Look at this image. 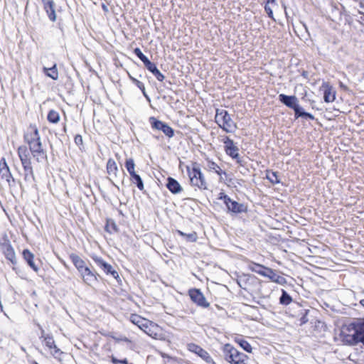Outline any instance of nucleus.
<instances>
[{
    "instance_id": "12",
    "label": "nucleus",
    "mask_w": 364,
    "mask_h": 364,
    "mask_svg": "<svg viewBox=\"0 0 364 364\" xmlns=\"http://www.w3.org/2000/svg\"><path fill=\"white\" fill-rule=\"evenodd\" d=\"M42 2L48 18L51 21H55L57 16L55 14V4L53 0H42Z\"/></svg>"
},
{
    "instance_id": "48",
    "label": "nucleus",
    "mask_w": 364,
    "mask_h": 364,
    "mask_svg": "<svg viewBox=\"0 0 364 364\" xmlns=\"http://www.w3.org/2000/svg\"><path fill=\"white\" fill-rule=\"evenodd\" d=\"M109 224L107 223V225H106V229H107V231L111 232V230H109Z\"/></svg>"
},
{
    "instance_id": "24",
    "label": "nucleus",
    "mask_w": 364,
    "mask_h": 364,
    "mask_svg": "<svg viewBox=\"0 0 364 364\" xmlns=\"http://www.w3.org/2000/svg\"><path fill=\"white\" fill-rule=\"evenodd\" d=\"M249 269L251 271L264 277L266 275L267 269H268V267H265L264 266L259 264L252 262L249 264Z\"/></svg>"
},
{
    "instance_id": "42",
    "label": "nucleus",
    "mask_w": 364,
    "mask_h": 364,
    "mask_svg": "<svg viewBox=\"0 0 364 364\" xmlns=\"http://www.w3.org/2000/svg\"><path fill=\"white\" fill-rule=\"evenodd\" d=\"M303 114V117H306V118H309L310 119H314V117L313 114L309 113V112H304L302 114Z\"/></svg>"
},
{
    "instance_id": "18",
    "label": "nucleus",
    "mask_w": 364,
    "mask_h": 364,
    "mask_svg": "<svg viewBox=\"0 0 364 364\" xmlns=\"http://www.w3.org/2000/svg\"><path fill=\"white\" fill-rule=\"evenodd\" d=\"M145 67L148 70H149L159 80L162 82L165 77L164 75L160 72V70L157 68L155 63L149 61L145 65Z\"/></svg>"
},
{
    "instance_id": "31",
    "label": "nucleus",
    "mask_w": 364,
    "mask_h": 364,
    "mask_svg": "<svg viewBox=\"0 0 364 364\" xmlns=\"http://www.w3.org/2000/svg\"><path fill=\"white\" fill-rule=\"evenodd\" d=\"M130 179L134 183H135L136 185L137 188L140 191L144 190V183H143V181H142L141 176L139 174L136 173V174L133 175L132 176L130 177Z\"/></svg>"
},
{
    "instance_id": "37",
    "label": "nucleus",
    "mask_w": 364,
    "mask_h": 364,
    "mask_svg": "<svg viewBox=\"0 0 364 364\" xmlns=\"http://www.w3.org/2000/svg\"><path fill=\"white\" fill-rule=\"evenodd\" d=\"M134 53L144 63V65L150 61L148 58L144 55L140 48H136L134 50Z\"/></svg>"
},
{
    "instance_id": "21",
    "label": "nucleus",
    "mask_w": 364,
    "mask_h": 364,
    "mask_svg": "<svg viewBox=\"0 0 364 364\" xmlns=\"http://www.w3.org/2000/svg\"><path fill=\"white\" fill-rule=\"evenodd\" d=\"M70 258L79 272L82 271V269L87 267L85 265V261L82 259L78 255L72 254L70 255Z\"/></svg>"
},
{
    "instance_id": "7",
    "label": "nucleus",
    "mask_w": 364,
    "mask_h": 364,
    "mask_svg": "<svg viewBox=\"0 0 364 364\" xmlns=\"http://www.w3.org/2000/svg\"><path fill=\"white\" fill-rule=\"evenodd\" d=\"M188 176L191 183L193 186H196L201 190L207 189V183L205 180L203 174L201 173L198 167H193L192 169H188Z\"/></svg>"
},
{
    "instance_id": "6",
    "label": "nucleus",
    "mask_w": 364,
    "mask_h": 364,
    "mask_svg": "<svg viewBox=\"0 0 364 364\" xmlns=\"http://www.w3.org/2000/svg\"><path fill=\"white\" fill-rule=\"evenodd\" d=\"M218 199L223 201L229 212H232L233 213H242L247 211V207L244 204L232 200L223 192L219 193Z\"/></svg>"
},
{
    "instance_id": "39",
    "label": "nucleus",
    "mask_w": 364,
    "mask_h": 364,
    "mask_svg": "<svg viewBox=\"0 0 364 364\" xmlns=\"http://www.w3.org/2000/svg\"><path fill=\"white\" fill-rule=\"evenodd\" d=\"M6 168H9L6 162V160L4 158L1 159V161H0V170H4V169H6Z\"/></svg>"
},
{
    "instance_id": "3",
    "label": "nucleus",
    "mask_w": 364,
    "mask_h": 364,
    "mask_svg": "<svg viewBox=\"0 0 364 364\" xmlns=\"http://www.w3.org/2000/svg\"><path fill=\"white\" fill-rule=\"evenodd\" d=\"M223 353L225 360L230 364H247L249 357L230 343L224 345Z\"/></svg>"
},
{
    "instance_id": "8",
    "label": "nucleus",
    "mask_w": 364,
    "mask_h": 364,
    "mask_svg": "<svg viewBox=\"0 0 364 364\" xmlns=\"http://www.w3.org/2000/svg\"><path fill=\"white\" fill-rule=\"evenodd\" d=\"M188 295L191 301L197 306L202 308H208L210 306V303L206 300L202 291L198 289H191L188 291Z\"/></svg>"
},
{
    "instance_id": "51",
    "label": "nucleus",
    "mask_w": 364,
    "mask_h": 364,
    "mask_svg": "<svg viewBox=\"0 0 364 364\" xmlns=\"http://www.w3.org/2000/svg\"><path fill=\"white\" fill-rule=\"evenodd\" d=\"M360 14L364 15V12H360Z\"/></svg>"
},
{
    "instance_id": "40",
    "label": "nucleus",
    "mask_w": 364,
    "mask_h": 364,
    "mask_svg": "<svg viewBox=\"0 0 364 364\" xmlns=\"http://www.w3.org/2000/svg\"><path fill=\"white\" fill-rule=\"evenodd\" d=\"M75 142L77 145L82 144V137L80 135H76L75 137Z\"/></svg>"
},
{
    "instance_id": "5",
    "label": "nucleus",
    "mask_w": 364,
    "mask_h": 364,
    "mask_svg": "<svg viewBox=\"0 0 364 364\" xmlns=\"http://www.w3.org/2000/svg\"><path fill=\"white\" fill-rule=\"evenodd\" d=\"M30 152V150L26 146H21L18 149V155L24 169V178L26 181L34 180Z\"/></svg>"
},
{
    "instance_id": "11",
    "label": "nucleus",
    "mask_w": 364,
    "mask_h": 364,
    "mask_svg": "<svg viewBox=\"0 0 364 364\" xmlns=\"http://www.w3.org/2000/svg\"><path fill=\"white\" fill-rule=\"evenodd\" d=\"M92 259L95 262V264L99 266L100 268L103 269V271L107 274H110L112 275L114 278H117L119 277L118 273L117 271L113 269L112 265L107 263L105 261H104L101 257H99L97 256L92 257Z\"/></svg>"
},
{
    "instance_id": "10",
    "label": "nucleus",
    "mask_w": 364,
    "mask_h": 364,
    "mask_svg": "<svg viewBox=\"0 0 364 364\" xmlns=\"http://www.w3.org/2000/svg\"><path fill=\"white\" fill-rule=\"evenodd\" d=\"M222 141L225 144V153L232 159L239 158V149L235 145L234 141L228 136H223Z\"/></svg>"
},
{
    "instance_id": "25",
    "label": "nucleus",
    "mask_w": 364,
    "mask_h": 364,
    "mask_svg": "<svg viewBox=\"0 0 364 364\" xmlns=\"http://www.w3.org/2000/svg\"><path fill=\"white\" fill-rule=\"evenodd\" d=\"M43 73L45 75L53 80H58V72L57 70L56 64H54L51 68H48L46 67H43Z\"/></svg>"
},
{
    "instance_id": "41",
    "label": "nucleus",
    "mask_w": 364,
    "mask_h": 364,
    "mask_svg": "<svg viewBox=\"0 0 364 364\" xmlns=\"http://www.w3.org/2000/svg\"><path fill=\"white\" fill-rule=\"evenodd\" d=\"M264 9H265L267 14H268L269 17L273 18V12H272V10L271 9V8L268 6H265Z\"/></svg>"
},
{
    "instance_id": "46",
    "label": "nucleus",
    "mask_w": 364,
    "mask_h": 364,
    "mask_svg": "<svg viewBox=\"0 0 364 364\" xmlns=\"http://www.w3.org/2000/svg\"><path fill=\"white\" fill-rule=\"evenodd\" d=\"M340 86H341V87H342L344 90L347 89V87L346 85H344L342 82H341Z\"/></svg>"
},
{
    "instance_id": "17",
    "label": "nucleus",
    "mask_w": 364,
    "mask_h": 364,
    "mask_svg": "<svg viewBox=\"0 0 364 364\" xmlns=\"http://www.w3.org/2000/svg\"><path fill=\"white\" fill-rule=\"evenodd\" d=\"M166 187L173 194L179 193L183 190L180 183L171 177L168 178Z\"/></svg>"
},
{
    "instance_id": "28",
    "label": "nucleus",
    "mask_w": 364,
    "mask_h": 364,
    "mask_svg": "<svg viewBox=\"0 0 364 364\" xmlns=\"http://www.w3.org/2000/svg\"><path fill=\"white\" fill-rule=\"evenodd\" d=\"M125 168L129 172L130 177L136 174L135 171V164L133 159H127L125 161Z\"/></svg>"
},
{
    "instance_id": "53",
    "label": "nucleus",
    "mask_w": 364,
    "mask_h": 364,
    "mask_svg": "<svg viewBox=\"0 0 364 364\" xmlns=\"http://www.w3.org/2000/svg\"><path fill=\"white\" fill-rule=\"evenodd\" d=\"M33 364H38V363H36V362H34Z\"/></svg>"
},
{
    "instance_id": "22",
    "label": "nucleus",
    "mask_w": 364,
    "mask_h": 364,
    "mask_svg": "<svg viewBox=\"0 0 364 364\" xmlns=\"http://www.w3.org/2000/svg\"><path fill=\"white\" fill-rule=\"evenodd\" d=\"M264 277L269 278L272 282L277 284H282L285 281L283 277L278 275L270 268L267 269L266 275Z\"/></svg>"
},
{
    "instance_id": "33",
    "label": "nucleus",
    "mask_w": 364,
    "mask_h": 364,
    "mask_svg": "<svg viewBox=\"0 0 364 364\" xmlns=\"http://www.w3.org/2000/svg\"><path fill=\"white\" fill-rule=\"evenodd\" d=\"M129 78L130 80H132V82L138 87L139 88L143 95H144L145 97L148 98V95H146V89H145V86L144 85L143 82H140L139 80H138L137 79H136L135 77L131 76L130 75H129Z\"/></svg>"
},
{
    "instance_id": "26",
    "label": "nucleus",
    "mask_w": 364,
    "mask_h": 364,
    "mask_svg": "<svg viewBox=\"0 0 364 364\" xmlns=\"http://www.w3.org/2000/svg\"><path fill=\"white\" fill-rule=\"evenodd\" d=\"M206 169L209 171H213L219 176H221L222 173H225L216 163L210 160H208L206 162Z\"/></svg>"
},
{
    "instance_id": "27",
    "label": "nucleus",
    "mask_w": 364,
    "mask_h": 364,
    "mask_svg": "<svg viewBox=\"0 0 364 364\" xmlns=\"http://www.w3.org/2000/svg\"><path fill=\"white\" fill-rule=\"evenodd\" d=\"M235 341L247 353H252V348L251 345L245 339L241 337H236Z\"/></svg>"
},
{
    "instance_id": "23",
    "label": "nucleus",
    "mask_w": 364,
    "mask_h": 364,
    "mask_svg": "<svg viewBox=\"0 0 364 364\" xmlns=\"http://www.w3.org/2000/svg\"><path fill=\"white\" fill-rule=\"evenodd\" d=\"M42 338H44V342L46 346L49 348L50 349H54L55 353H58L60 351V350L57 348L55 341L53 340V338L50 335H46L44 336V331L42 330Z\"/></svg>"
},
{
    "instance_id": "50",
    "label": "nucleus",
    "mask_w": 364,
    "mask_h": 364,
    "mask_svg": "<svg viewBox=\"0 0 364 364\" xmlns=\"http://www.w3.org/2000/svg\"><path fill=\"white\" fill-rule=\"evenodd\" d=\"M122 340H123V341H127V342H128V341H129V339H128V338H124V339H122Z\"/></svg>"
},
{
    "instance_id": "44",
    "label": "nucleus",
    "mask_w": 364,
    "mask_h": 364,
    "mask_svg": "<svg viewBox=\"0 0 364 364\" xmlns=\"http://www.w3.org/2000/svg\"><path fill=\"white\" fill-rule=\"evenodd\" d=\"M205 362L207 364H216L211 357L208 360H205Z\"/></svg>"
},
{
    "instance_id": "36",
    "label": "nucleus",
    "mask_w": 364,
    "mask_h": 364,
    "mask_svg": "<svg viewBox=\"0 0 364 364\" xmlns=\"http://www.w3.org/2000/svg\"><path fill=\"white\" fill-rule=\"evenodd\" d=\"M266 178L273 184L279 183L278 175L274 171H267Z\"/></svg>"
},
{
    "instance_id": "4",
    "label": "nucleus",
    "mask_w": 364,
    "mask_h": 364,
    "mask_svg": "<svg viewBox=\"0 0 364 364\" xmlns=\"http://www.w3.org/2000/svg\"><path fill=\"white\" fill-rule=\"evenodd\" d=\"M215 119L218 126L227 133L233 132L237 129L236 123L232 119L227 110L218 109Z\"/></svg>"
},
{
    "instance_id": "32",
    "label": "nucleus",
    "mask_w": 364,
    "mask_h": 364,
    "mask_svg": "<svg viewBox=\"0 0 364 364\" xmlns=\"http://www.w3.org/2000/svg\"><path fill=\"white\" fill-rule=\"evenodd\" d=\"M178 235L183 236L186 238V240L188 242H196L197 240V234L195 232H192L191 233H185L181 230H178Z\"/></svg>"
},
{
    "instance_id": "1",
    "label": "nucleus",
    "mask_w": 364,
    "mask_h": 364,
    "mask_svg": "<svg viewBox=\"0 0 364 364\" xmlns=\"http://www.w3.org/2000/svg\"><path fill=\"white\" fill-rule=\"evenodd\" d=\"M24 141L29 146V150L34 159L41 162L47 158L46 151L43 149L40 134L35 125H30L24 134Z\"/></svg>"
},
{
    "instance_id": "15",
    "label": "nucleus",
    "mask_w": 364,
    "mask_h": 364,
    "mask_svg": "<svg viewBox=\"0 0 364 364\" xmlns=\"http://www.w3.org/2000/svg\"><path fill=\"white\" fill-rule=\"evenodd\" d=\"M279 100L282 103L285 105L287 107L291 108L293 109L296 107V105H299L298 99L294 95L289 96L284 94H280L279 95Z\"/></svg>"
},
{
    "instance_id": "14",
    "label": "nucleus",
    "mask_w": 364,
    "mask_h": 364,
    "mask_svg": "<svg viewBox=\"0 0 364 364\" xmlns=\"http://www.w3.org/2000/svg\"><path fill=\"white\" fill-rule=\"evenodd\" d=\"M83 281L88 285H91L97 281L96 274L87 266L80 272Z\"/></svg>"
},
{
    "instance_id": "35",
    "label": "nucleus",
    "mask_w": 364,
    "mask_h": 364,
    "mask_svg": "<svg viewBox=\"0 0 364 364\" xmlns=\"http://www.w3.org/2000/svg\"><path fill=\"white\" fill-rule=\"evenodd\" d=\"M292 301L291 297L284 290H282V296L279 298V302L282 305H289Z\"/></svg>"
},
{
    "instance_id": "30",
    "label": "nucleus",
    "mask_w": 364,
    "mask_h": 364,
    "mask_svg": "<svg viewBox=\"0 0 364 364\" xmlns=\"http://www.w3.org/2000/svg\"><path fill=\"white\" fill-rule=\"evenodd\" d=\"M335 92L329 87L324 90L323 99L326 102H332L335 100Z\"/></svg>"
},
{
    "instance_id": "45",
    "label": "nucleus",
    "mask_w": 364,
    "mask_h": 364,
    "mask_svg": "<svg viewBox=\"0 0 364 364\" xmlns=\"http://www.w3.org/2000/svg\"><path fill=\"white\" fill-rule=\"evenodd\" d=\"M120 363H122V364H129L127 358H124L123 360H120Z\"/></svg>"
},
{
    "instance_id": "49",
    "label": "nucleus",
    "mask_w": 364,
    "mask_h": 364,
    "mask_svg": "<svg viewBox=\"0 0 364 364\" xmlns=\"http://www.w3.org/2000/svg\"><path fill=\"white\" fill-rule=\"evenodd\" d=\"M360 304L364 307V299H362L360 301Z\"/></svg>"
},
{
    "instance_id": "29",
    "label": "nucleus",
    "mask_w": 364,
    "mask_h": 364,
    "mask_svg": "<svg viewBox=\"0 0 364 364\" xmlns=\"http://www.w3.org/2000/svg\"><path fill=\"white\" fill-rule=\"evenodd\" d=\"M47 119L49 122L56 124L60 120V114L57 111L52 109L48 112Z\"/></svg>"
},
{
    "instance_id": "9",
    "label": "nucleus",
    "mask_w": 364,
    "mask_h": 364,
    "mask_svg": "<svg viewBox=\"0 0 364 364\" xmlns=\"http://www.w3.org/2000/svg\"><path fill=\"white\" fill-rule=\"evenodd\" d=\"M150 121L152 128L163 132V133L168 137H172L173 136V129L167 124L160 120H157L154 117H151Z\"/></svg>"
},
{
    "instance_id": "13",
    "label": "nucleus",
    "mask_w": 364,
    "mask_h": 364,
    "mask_svg": "<svg viewBox=\"0 0 364 364\" xmlns=\"http://www.w3.org/2000/svg\"><path fill=\"white\" fill-rule=\"evenodd\" d=\"M187 348L189 351L195 353L201 358L204 361L208 360L211 357L205 349L195 343H188Z\"/></svg>"
},
{
    "instance_id": "16",
    "label": "nucleus",
    "mask_w": 364,
    "mask_h": 364,
    "mask_svg": "<svg viewBox=\"0 0 364 364\" xmlns=\"http://www.w3.org/2000/svg\"><path fill=\"white\" fill-rule=\"evenodd\" d=\"M107 171L109 176V180H113L117 178L118 167L114 159H109L107 163Z\"/></svg>"
},
{
    "instance_id": "47",
    "label": "nucleus",
    "mask_w": 364,
    "mask_h": 364,
    "mask_svg": "<svg viewBox=\"0 0 364 364\" xmlns=\"http://www.w3.org/2000/svg\"><path fill=\"white\" fill-rule=\"evenodd\" d=\"M111 225H112V228H113L114 230H116V225H115L114 223V222H112V224H111Z\"/></svg>"
},
{
    "instance_id": "38",
    "label": "nucleus",
    "mask_w": 364,
    "mask_h": 364,
    "mask_svg": "<svg viewBox=\"0 0 364 364\" xmlns=\"http://www.w3.org/2000/svg\"><path fill=\"white\" fill-rule=\"evenodd\" d=\"M294 111L295 112V117L298 118L300 117H303V113L305 112L303 110V109L299 106V105H296V107L294 109Z\"/></svg>"
},
{
    "instance_id": "19",
    "label": "nucleus",
    "mask_w": 364,
    "mask_h": 364,
    "mask_svg": "<svg viewBox=\"0 0 364 364\" xmlns=\"http://www.w3.org/2000/svg\"><path fill=\"white\" fill-rule=\"evenodd\" d=\"M3 251L7 259H9L12 264L16 263L15 252L10 245H4L3 246Z\"/></svg>"
},
{
    "instance_id": "2",
    "label": "nucleus",
    "mask_w": 364,
    "mask_h": 364,
    "mask_svg": "<svg viewBox=\"0 0 364 364\" xmlns=\"http://www.w3.org/2000/svg\"><path fill=\"white\" fill-rule=\"evenodd\" d=\"M130 321L136 325L141 330L149 335L150 337L158 339L160 338L161 329L159 326L136 314H132L130 316Z\"/></svg>"
},
{
    "instance_id": "52",
    "label": "nucleus",
    "mask_w": 364,
    "mask_h": 364,
    "mask_svg": "<svg viewBox=\"0 0 364 364\" xmlns=\"http://www.w3.org/2000/svg\"><path fill=\"white\" fill-rule=\"evenodd\" d=\"M2 309V306H1V304H0V309Z\"/></svg>"
},
{
    "instance_id": "43",
    "label": "nucleus",
    "mask_w": 364,
    "mask_h": 364,
    "mask_svg": "<svg viewBox=\"0 0 364 364\" xmlns=\"http://www.w3.org/2000/svg\"><path fill=\"white\" fill-rule=\"evenodd\" d=\"M112 362L113 364H117V363H120V360L116 358L115 357L112 356Z\"/></svg>"
},
{
    "instance_id": "34",
    "label": "nucleus",
    "mask_w": 364,
    "mask_h": 364,
    "mask_svg": "<svg viewBox=\"0 0 364 364\" xmlns=\"http://www.w3.org/2000/svg\"><path fill=\"white\" fill-rule=\"evenodd\" d=\"M0 176L1 179L5 180L9 184H10L11 179L14 180L9 168L0 170Z\"/></svg>"
},
{
    "instance_id": "20",
    "label": "nucleus",
    "mask_w": 364,
    "mask_h": 364,
    "mask_svg": "<svg viewBox=\"0 0 364 364\" xmlns=\"http://www.w3.org/2000/svg\"><path fill=\"white\" fill-rule=\"evenodd\" d=\"M23 257L26 261L27 264L36 272L38 271V267L34 263V255L28 250L23 251Z\"/></svg>"
}]
</instances>
